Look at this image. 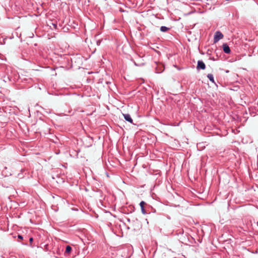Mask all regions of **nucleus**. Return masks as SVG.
Wrapping results in <instances>:
<instances>
[{"label":"nucleus","instance_id":"nucleus-1","mask_svg":"<svg viewBox=\"0 0 258 258\" xmlns=\"http://www.w3.org/2000/svg\"><path fill=\"white\" fill-rule=\"evenodd\" d=\"M224 37L223 34L219 31H216L214 35V42L216 43Z\"/></svg>","mask_w":258,"mask_h":258},{"label":"nucleus","instance_id":"nucleus-2","mask_svg":"<svg viewBox=\"0 0 258 258\" xmlns=\"http://www.w3.org/2000/svg\"><path fill=\"white\" fill-rule=\"evenodd\" d=\"M206 65L202 60H198L197 66V70H205Z\"/></svg>","mask_w":258,"mask_h":258},{"label":"nucleus","instance_id":"nucleus-3","mask_svg":"<svg viewBox=\"0 0 258 258\" xmlns=\"http://www.w3.org/2000/svg\"><path fill=\"white\" fill-rule=\"evenodd\" d=\"M122 115H123V116L124 117V119L126 121L130 122L131 123H132L133 124H135L133 122V120L132 119L131 115L129 114H128V113H127V114L123 113V114H122Z\"/></svg>","mask_w":258,"mask_h":258},{"label":"nucleus","instance_id":"nucleus-4","mask_svg":"<svg viewBox=\"0 0 258 258\" xmlns=\"http://www.w3.org/2000/svg\"><path fill=\"white\" fill-rule=\"evenodd\" d=\"M223 50L225 53L229 54L231 52V50L229 46L227 43H224L222 46Z\"/></svg>","mask_w":258,"mask_h":258},{"label":"nucleus","instance_id":"nucleus-5","mask_svg":"<svg viewBox=\"0 0 258 258\" xmlns=\"http://www.w3.org/2000/svg\"><path fill=\"white\" fill-rule=\"evenodd\" d=\"M146 205V203L144 201H141L140 203V206L141 207L142 213L144 215L146 214L147 213V211H146V210L145 209V207H144L145 205Z\"/></svg>","mask_w":258,"mask_h":258},{"label":"nucleus","instance_id":"nucleus-6","mask_svg":"<svg viewBox=\"0 0 258 258\" xmlns=\"http://www.w3.org/2000/svg\"><path fill=\"white\" fill-rule=\"evenodd\" d=\"M164 70V68L162 64H159L155 69V71L156 73H161Z\"/></svg>","mask_w":258,"mask_h":258},{"label":"nucleus","instance_id":"nucleus-7","mask_svg":"<svg viewBox=\"0 0 258 258\" xmlns=\"http://www.w3.org/2000/svg\"><path fill=\"white\" fill-rule=\"evenodd\" d=\"M170 29V28L167 27L166 26H161L160 28V30L161 32H166Z\"/></svg>","mask_w":258,"mask_h":258},{"label":"nucleus","instance_id":"nucleus-8","mask_svg":"<svg viewBox=\"0 0 258 258\" xmlns=\"http://www.w3.org/2000/svg\"><path fill=\"white\" fill-rule=\"evenodd\" d=\"M207 77L211 82L215 83L214 77L212 74H208L207 75Z\"/></svg>","mask_w":258,"mask_h":258},{"label":"nucleus","instance_id":"nucleus-9","mask_svg":"<svg viewBox=\"0 0 258 258\" xmlns=\"http://www.w3.org/2000/svg\"><path fill=\"white\" fill-rule=\"evenodd\" d=\"M72 250L71 246L67 245L66 248L65 253H70Z\"/></svg>","mask_w":258,"mask_h":258},{"label":"nucleus","instance_id":"nucleus-10","mask_svg":"<svg viewBox=\"0 0 258 258\" xmlns=\"http://www.w3.org/2000/svg\"><path fill=\"white\" fill-rule=\"evenodd\" d=\"M134 63L135 64V65L136 66H137V67H141V66H143L144 65V63H143V62L141 63L140 64H138L135 61H134Z\"/></svg>","mask_w":258,"mask_h":258},{"label":"nucleus","instance_id":"nucleus-11","mask_svg":"<svg viewBox=\"0 0 258 258\" xmlns=\"http://www.w3.org/2000/svg\"><path fill=\"white\" fill-rule=\"evenodd\" d=\"M18 237L20 239H23V237L21 235H18Z\"/></svg>","mask_w":258,"mask_h":258},{"label":"nucleus","instance_id":"nucleus-12","mask_svg":"<svg viewBox=\"0 0 258 258\" xmlns=\"http://www.w3.org/2000/svg\"><path fill=\"white\" fill-rule=\"evenodd\" d=\"M33 238L32 237H30V238H29V241H30V243H32V242H33Z\"/></svg>","mask_w":258,"mask_h":258},{"label":"nucleus","instance_id":"nucleus-13","mask_svg":"<svg viewBox=\"0 0 258 258\" xmlns=\"http://www.w3.org/2000/svg\"><path fill=\"white\" fill-rule=\"evenodd\" d=\"M18 177H19V178H20L23 177V176H21V175H20V174H18Z\"/></svg>","mask_w":258,"mask_h":258},{"label":"nucleus","instance_id":"nucleus-14","mask_svg":"<svg viewBox=\"0 0 258 258\" xmlns=\"http://www.w3.org/2000/svg\"><path fill=\"white\" fill-rule=\"evenodd\" d=\"M211 59H212V60H215L214 58H211Z\"/></svg>","mask_w":258,"mask_h":258}]
</instances>
